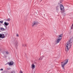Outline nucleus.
I'll return each instance as SVG.
<instances>
[{"label":"nucleus","instance_id":"ddd939ff","mask_svg":"<svg viewBox=\"0 0 73 73\" xmlns=\"http://www.w3.org/2000/svg\"><path fill=\"white\" fill-rule=\"evenodd\" d=\"M11 21V19L10 18H8L7 19V20H6V21Z\"/></svg>","mask_w":73,"mask_h":73},{"label":"nucleus","instance_id":"423d86ee","mask_svg":"<svg viewBox=\"0 0 73 73\" xmlns=\"http://www.w3.org/2000/svg\"><path fill=\"white\" fill-rule=\"evenodd\" d=\"M0 38H5V35L4 34H0Z\"/></svg>","mask_w":73,"mask_h":73},{"label":"nucleus","instance_id":"f3484780","mask_svg":"<svg viewBox=\"0 0 73 73\" xmlns=\"http://www.w3.org/2000/svg\"><path fill=\"white\" fill-rule=\"evenodd\" d=\"M3 21H0V23H3Z\"/></svg>","mask_w":73,"mask_h":73},{"label":"nucleus","instance_id":"20e7f679","mask_svg":"<svg viewBox=\"0 0 73 73\" xmlns=\"http://www.w3.org/2000/svg\"><path fill=\"white\" fill-rule=\"evenodd\" d=\"M60 9L62 11V12H64V6L62 5L61 4L60 6Z\"/></svg>","mask_w":73,"mask_h":73},{"label":"nucleus","instance_id":"39448f33","mask_svg":"<svg viewBox=\"0 0 73 73\" xmlns=\"http://www.w3.org/2000/svg\"><path fill=\"white\" fill-rule=\"evenodd\" d=\"M13 61L10 62H8L7 64L9 65H13Z\"/></svg>","mask_w":73,"mask_h":73},{"label":"nucleus","instance_id":"dca6fc26","mask_svg":"<svg viewBox=\"0 0 73 73\" xmlns=\"http://www.w3.org/2000/svg\"><path fill=\"white\" fill-rule=\"evenodd\" d=\"M11 73H15V71H13L11 72Z\"/></svg>","mask_w":73,"mask_h":73},{"label":"nucleus","instance_id":"9b49d317","mask_svg":"<svg viewBox=\"0 0 73 73\" xmlns=\"http://www.w3.org/2000/svg\"><path fill=\"white\" fill-rule=\"evenodd\" d=\"M15 45L16 46H17L18 45H19V43H18V42H16Z\"/></svg>","mask_w":73,"mask_h":73},{"label":"nucleus","instance_id":"7ed1b4c3","mask_svg":"<svg viewBox=\"0 0 73 73\" xmlns=\"http://www.w3.org/2000/svg\"><path fill=\"white\" fill-rule=\"evenodd\" d=\"M63 35V34H61L60 35L58 36V38L57 39V40L56 41V42H57V43H58V42H60V40L61 39V38H62Z\"/></svg>","mask_w":73,"mask_h":73},{"label":"nucleus","instance_id":"4be33fe9","mask_svg":"<svg viewBox=\"0 0 73 73\" xmlns=\"http://www.w3.org/2000/svg\"><path fill=\"white\" fill-rule=\"evenodd\" d=\"M0 70H2V71L3 70V69L2 68Z\"/></svg>","mask_w":73,"mask_h":73},{"label":"nucleus","instance_id":"4468645a","mask_svg":"<svg viewBox=\"0 0 73 73\" xmlns=\"http://www.w3.org/2000/svg\"><path fill=\"white\" fill-rule=\"evenodd\" d=\"M43 57H44V56H43L41 57L40 58H39V60H42V58H43Z\"/></svg>","mask_w":73,"mask_h":73},{"label":"nucleus","instance_id":"6e6552de","mask_svg":"<svg viewBox=\"0 0 73 73\" xmlns=\"http://www.w3.org/2000/svg\"><path fill=\"white\" fill-rule=\"evenodd\" d=\"M56 12L58 13V12H59V7H56Z\"/></svg>","mask_w":73,"mask_h":73},{"label":"nucleus","instance_id":"9d476101","mask_svg":"<svg viewBox=\"0 0 73 73\" xmlns=\"http://www.w3.org/2000/svg\"><path fill=\"white\" fill-rule=\"evenodd\" d=\"M4 24H5V25H6V26H7L9 25V23L6 22H4Z\"/></svg>","mask_w":73,"mask_h":73},{"label":"nucleus","instance_id":"6ab92c4d","mask_svg":"<svg viewBox=\"0 0 73 73\" xmlns=\"http://www.w3.org/2000/svg\"><path fill=\"white\" fill-rule=\"evenodd\" d=\"M6 54H9V52H8L6 51Z\"/></svg>","mask_w":73,"mask_h":73},{"label":"nucleus","instance_id":"2eb2a0df","mask_svg":"<svg viewBox=\"0 0 73 73\" xmlns=\"http://www.w3.org/2000/svg\"><path fill=\"white\" fill-rule=\"evenodd\" d=\"M22 46H26V45L25 44H22Z\"/></svg>","mask_w":73,"mask_h":73},{"label":"nucleus","instance_id":"412c9836","mask_svg":"<svg viewBox=\"0 0 73 73\" xmlns=\"http://www.w3.org/2000/svg\"><path fill=\"white\" fill-rule=\"evenodd\" d=\"M2 50V49H1V48H0V51H1Z\"/></svg>","mask_w":73,"mask_h":73},{"label":"nucleus","instance_id":"5701e85b","mask_svg":"<svg viewBox=\"0 0 73 73\" xmlns=\"http://www.w3.org/2000/svg\"><path fill=\"white\" fill-rule=\"evenodd\" d=\"M66 15L65 13H64V15Z\"/></svg>","mask_w":73,"mask_h":73},{"label":"nucleus","instance_id":"1a4fd4ad","mask_svg":"<svg viewBox=\"0 0 73 73\" xmlns=\"http://www.w3.org/2000/svg\"><path fill=\"white\" fill-rule=\"evenodd\" d=\"M35 65L34 64H32L31 66V68L34 69H35Z\"/></svg>","mask_w":73,"mask_h":73},{"label":"nucleus","instance_id":"f8f14e48","mask_svg":"<svg viewBox=\"0 0 73 73\" xmlns=\"http://www.w3.org/2000/svg\"><path fill=\"white\" fill-rule=\"evenodd\" d=\"M0 30H1V31H3L5 30V29H4L3 28H1Z\"/></svg>","mask_w":73,"mask_h":73},{"label":"nucleus","instance_id":"f03ea898","mask_svg":"<svg viewBox=\"0 0 73 73\" xmlns=\"http://www.w3.org/2000/svg\"><path fill=\"white\" fill-rule=\"evenodd\" d=\"M68 60H65L64 62H61V66L62 67V69H63V70H64V66H65V64H66L68 63Z\"/></svg>","mask_w":73,"mask_h":73},{"label":"nucleus","instance_id":"0eeeda50","mask_svg":"<svg viewBox=\"0 0 73 73\" xmlns=\"http://www.w3.org/2000/svg\"><path fill=\"white\" fill-rule=\"evenodd\" d=\"M38 22H36L35 21L32 24V25L33 27L35 25H37L38 24Z\"/></svg>","mask_w":73,"mask_h":73},{"label":"nucleus","instance_id":"f257e3e1","mask_svg":"<svg viewBox=\"0 0 73 73\" xmlns=\"http://www.w3.org/2000/svg\"><path fill=\"white\" fill-rule=\"evenodd\" d=\"M71 41V40H70L67 42V44L65 49L66 51V52L69 50V49L70 48L71 46H72V43L70 42Z\"/></svg>","mask_w":73,"mask_h":73},{"label":"nucleus","instance_id":"a211bd4d","mask_svg":"<svg viewBox=\"0 0 73 73\" xmlns=\"http://www.w3.org/2000/svg\"><path fill=\"white\" fill-rule=\"evenodd\" d=\"M9 69H11V68L9 67V68H7V70H9Z\"/></svg>","mask_w":73,"mask_h":73},{"label":"nucleus","instance_id":"aec40b11","mask_svg":"<svg viewBox=\"0 0 73 73\" xmlns=\"http://www.w3.org/2000/svg\"><path fill=\"white\" fill-rule=\"evenodd\" d=\"M16 36L17 37H19V34H17Z\"/></svg>","mask_w":73,"mask_h":73}]
</instances>
